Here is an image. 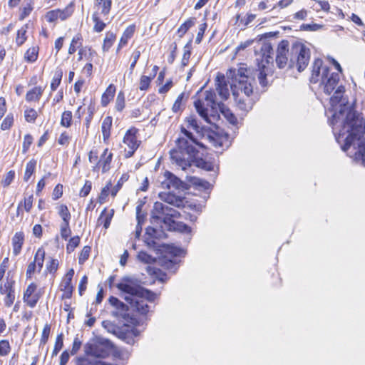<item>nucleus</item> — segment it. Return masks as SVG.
<instances>
[{
    "instance_id": "f257e3e1",
    "label": "nucleus",
    "mask_w": 365,
    "mask_h": 365,
    "mask_svg": "<svg viewBox=\"0 0 365 365\" xmlns=\"http://www.w3.org/2000/svg\"><path fill=\"white\" fill-rule=\"evenodd\" d=\"M344 91V87L339 86L331 97L330 105L333 114L329 121L336 140L341 145V150L346 152L365 133V119L350 108L348 99L343 96Z\"/></svg>"
},
{
    "instance_id": "f03ea898",
    "label": "nucleus",
    "mask_w": 365,
    "mask_h": 365,
    "mask_svg": "<svg viewBox=\"0 0 365 365\" xmlns=\"http://www.w3.org/2000/svg\"><path fill=\"white\" fill-rule=\"evenodd\" d=\"M181 132L185 137L178 138L176 140L177 148L170 151L172 160L183 170L192 164L207 171L213 170V163L198 157V150L195 146L205 148V145L185 128L182 127Z\"/></svg>"
},
{
    "instance_id": "7ed1b4c3",
    "label": "nucleus",
    "mask_w": 365,
    "mask_h": 365,
    "mask_svg": "<svg viewBox=\"0 0 365 365\" xmlns=\"http://www.w3.org/2000/svg\"><path fill=\"white\" fill-rule=\"evenodd\" d=\"M215 86L218 97L213 90L205 91L203 96L194 102L195 109L200 116L207 123L213 124L212 120L219 117V110L223 101L230 96V91L226 77L218 73L215 78Z\"/></svg>"
},
{
    "instance_id": "20e7f679",
    "label": "nucleus",
    "mask_w": 365,
    "mask_h": 365,
    "mask_svg": "<svg viewBox=\"0 0 365 365\" xmlns=\"http://www.w3.org/2000/svg\"><path fill=\"white\" fill-rule=\"evenodd\" d=\"M116 287L120 291L128 294L124 297V299L134 311L142 315L149 312L147 302H154L157 297L156 294L143 288L137 280L130 277L124 278Z\"/></svg>"
},
{
    "instance_id": "39448f33",
    "label": "nucleus",
    "mask_w": 365,
    "mask_h": 365,
    "mask_svg": "<svg viewBox=\"0 0 365 365\" xmlns=\"http://www.w3.org/2000/svg\"><path fill=\"white\" fill-rule=\"evenodd\" d=\"M289 42L282 41L277 47L276 63L279 68L286 66L289 68L296 67L298 71H303L310 60V50L301 43H294L289 49Z\"/></svg>"
},
{
    "instance_id": "423d86ee",
    "label": "nucleus",
    "mask_w": 365,
    "mask_h": 365,
    "mask_svg": "<svg viewBox=\"0 0 365 365\" xmlns=\"http://www.w3.org/2000/svg\"><path fill=\"white\" fill-rule=\"evenodd\" d=\"M246 67L240 66L238 68H230L226 76L232 80L230 85L232 96L239 108L244 111L252 109L253 103L250 98L253 92V87L250 82Z\"/></svg>"
},
{
    "instance_id": "0eeeda50",
    "label": "nucleus",
    "mask_w": 365,
    "mask_h": 365,
    "mask_svg": "<svg viewBox=\"0 0 365 365\" xmlns=\"http://www.w3.org/2000/svg\"><path fill=\"white\" fill-rule=\"evenodd\" d=\"M339 81L338 72H331L327 66L323 65V61L320 58L314 60L312 64L310 82L312 83H319V86L323 91L330 95L336 88Z\"/></svg>"
},
{
    "instance_id": "6e6552de",
    "label": "nucleus",
    "mask_w": 365,
    "mask_h": 365,
    "mask_svg": "<svg viewBox=\"0 0 365 365\" xmlns=\"http://www.w3.org/2000/svg\"><path fill=\"white\" fill-rule=\"evenodd\" d=\"M112 344L107 339L88 344L85 346L86 356L78 357L76 365H106L101 359L108 356L112 350Z\"/></svg>"
},
{
    "instance_id": "1a4fd4ad",
    "label": "nucleus",
    "mask_w": 365,
    "mask_h": 365,
    "mask_svg": "<svg viewBox=\"0 0 365 365\" xmlns=\"http://www.w3.org/2000/svg\"><path fill=\"white\" fill-rule=\"evenodd\" d=\"M180 215L178 211L162 202H156L154 203L152 218L156 222H163L168 230H171L174 227V225H175L174 219L178 218Z\"/></svg>"
},
{
    "instance_id": "9d476101",
    "label": "nucleus",
    "mask_w": 365,
    "mask_h": 365,
    "mask_svg": "<svg viewBox=\"0 0 365 365\" xmlns=\"http://www.w3.org/2000/svg\"><path fill=\"white\" fill-rule=\"evenodd\" d=\"M228 135H220L215 132L207 130L205 133L203 139L210 143L215 148L216 152L222 153L225 149L229 147Z\"/></svg>"
},
{
    "instance_id": "9b49d317",
    "label": "nucleus",
    "mask_w": 365,
    "mask_h": 365,
    "mask_svg": "<svg viewBox=\"0 0 365 365\" xmlns=\"http://www.w3.org/2000/svg\"><path fill=\"white\" fill-rule=\"evenodd\" d=\"M137 130L135 128L129 129L123 138V143L128 147L125 149V157H131L139 146V143L136 137Z\"/></svg>"
},
{
    "instance_id": "f8f14e48",
    "label": "nucleus",
    "mask_w": 365,
    "mask_h": 365,
    "mask_svg": "<svg viewBox=\"0 0 365 365\" xmlns=\"http://www.w3.org/2000/svg\"><path fill=\"white\" fill-rule=\"evenodd\" d=\"M36 284L31 283L24 293V302L31 308L36 307L41 297L40 294L36 292Z\"/></svg>"
},
{
    "instance_id": "ddd939ff",
    "label": "nucleus",
    "mask_w": 365,
    "mask_h": 365,
    "mask_svg": "<svg viewBox=\"0 0 365 365\" xmlns=\"http://www.w3.org/2000/svg\"><path fill=\"white\" fill-rule=\"evenodd\" d=\"M165 180L161 183L163 188L183 190L185 187V184L170 172H165Z\"/></svg>"
},
{
    "instance_id": "4468645a",
    "label": "nucleus",
    "mask_w": 365,
    "mask_h": 365,
    "mask_svg": "<svg viewBox=\"0 0 365 365\" xmlns=\"http://www.w3.org/2000/svg\"><path fill=\"white\" fill-rule=\"evenodd\" d=\"M159 197L162 201L177 207H184V197L176 196L171 192H160Z\"/></svg>"
},
{
    "instance_id": "2eb2a0df",
    "label": "nucleus",
    "mask_w": 365,
    "mask_h": 365,
    "mask_svg": "<svg viewBox=\"0 0 365 365\" xmlns=\"http://www.w3.org/2000/svg\"><path fill=\"white\" fill-rule=\"evenodd\" d=\"M108 150L107 148L104 150L103 154L101 155L100 160L98 161L96 165L93 167V171H96L100 167H102L103 173H106L110 170L113 154L111 153H108Z\"/></svg>"
},
{
    "instance_id": "dca6fc26",
    "label": "nucleus",
    "mask_w": 365,
    "mask_h": 365,
    "mask_svg": "<svg viewBox=\"0 0 365 365\" xmlns=\"http://www.w3.org/2000/svg\"><path fill=\"white\" fill-rule=\"evenodd\" d=\"M71 15V12L68 9H65L63 10H52L47 12L46 14V19L48 22H54L58 19L64 21Z\"/></svg>"
},
{
    "instance_id": "f3484780",
    "label": "nucleus",
    "mask_w": 365,
    "mask_h": 365,
    "mask_svg": "<svg viewBox=\"0 0 365 365\" xmlns=\"http://www.w3.org/2000/svg\"><path fill=\"white\" fill-rule=\"evenodd\" d=\"M185 121L188 128L193 129L201 138L205 137V133L207 132V130L205 126L199 124L195 117L190 115L186 118Z\"/></svg>"
},
{
    "instance_id": "a211bd4d",
    "label": "nucleus",
    "mask_w": 365,
    "mask_h": 365,
    "mask_svg": "<svg viewBox=\"0 0 365 365\" xmlns=\"http://www.w3.org/2000/svg\"><path fill=\"white\" fill-rule=\"evenodd\" d=\"M24 242V235L22 232H16L12 238L13 253L17 256L21 250Z\"/></svg>"
},
{
    "instance_id": "6ab92c4d",
    "label": "nucleus",
    "mask_w": 365,
    "mask_h": 365,
    "mask_svg": "<svg viewBox=\"0 0 365 365\" xmlns=\"http://www.w3.org/2000/svg\"><path fill=\"white\" fill-rule=\"evenodd\" d=\"M115 93V86L113 84L109 85L106 91L103 93L101 97V104L103 106H106L108 104L110 100L113 98Z\"/></svg>"
},
{
    "instance_id": "aec40b11",
    "label": "nucleus",
    "mask_w": 365,
    "mask_h": 365,
    "mask_svg": "<svg viewBox=\"0 0 365 365\" xmlns=\"http://www.w3.org/2000/svg\"><path fill=\"white\" fill-rule=\"evenodd\" d=\"M112 125V118L107 116L104 118L102 123L101 129L103 133V138L104 140L109 138L110 135V128Z\"/></svg>"
},
{
    "instance_id": "412c9836",
    "label": "nucleus",
    "mask_w": 365,
    "mask_h": 365,
    "mask_svg": "<svg viewBox=\"0 0 365 365\" xmlns=\"http://www.w3.org/2000/svg\"><path fill=\"white\" fill-rule=\"evenodd\" d=\"M225 118L227 120V121L232 125H236L237 123V119L235 115L231 112V110L226 107V106L222 103L221 104V107L219 110Z\"/></svg>"
},
{
    "instance_id": "4be33fe9",
    "label": "nucleus",
    "mask_w": 365,
    "mask_h": 365,
    "mask_svg": "<svg viewBox=\"0 0 365 365\" xmlns=\"http://www.w3.org/2000/svg\"><path fill=\"white\" fill-rule=\"evenodd\" d=\"M108 301L111 306L116 308L118 311L120 312L121 315L125 314L126 311L128 310V306L125 304L120 301L118 298L113 296L110 297Z\"/></svg>"
},
{
    "instance_id": "5701e85b",
    "label": "nucleus",
    "mask_w": 365,
    "mask_h": 365,
    "mask_svg": "<svg viewBox=\"0 0 365 365\" xmlns=\"http://www.w3.org/2000/svg\"><path fill=\"white\" fill-rule=\"evenodd\" d=\"M43 93L41 87H34L27 92L26 95V100L27 101H38Z\"/></svg>"
},
{
    "instance_id": "b1692460",
    "label": "nucleus",
    "mask_w": 365,
    "mask_h": 365,
    "mask_svg": "<svg viewBox=\"0 0 365 365\" xmlns=\"http://www.w3.org/2000/svg\"><path fill=\"white\" fill-rule=\"evenodd\" d=\"M92 19L94 22L93 31L97 33L103 31L106 28V24L100 19L98 13L97 11L93 14Z\"/></svg>"
},
{
    "instance_id": "393cba45",
    "label": "nucleus",
    "mask_w": 365,
    "mask_h": 365,
    "mask_svg": "<svg viewBox=\"0 0 365 365\" xmlns=\"http://www.w3.org/2000/svg\"><path fill=\"white\" fill-rule=\"evenodd\" d=\"M135 30V25H130L125 29L120 39L121 45H126L128 43V40L133 36Z\"/></svg>"
},
{
    "instance_id": "a878e982",
    "label": "nucleus",
    "mask_w": 365,
    "mask_h": 365,
    "mask_svg": "<svg viewBox=\"0 0 365 365\" xmlns=\"http://www.w3.org/2000/svg\"><path fill=\"white\" fill-rule=\"evenodd\" d=\"M74 275V270L73 269H71L68 271V272L66 274L65 277L61 283V289H73L72 285V279Z\"/></svg>"
},
{
    "instance_id": "bb28decb",
    "label": "nucleus",
    "mask_w": 365,
    "mask_h": 365,
    "mask_svg": "<svg viewBox=\"0 0 365 365\" xmlns=\"http://www.w3.org/2000/svg\"><path fill=\"white\" fill-rule=\"evenodd\" d=\"M36 165V160L34 159H31L29 160L26 166L25 173L24 176V180L26 182H28L30 179L31 176L34 173Z\"/></svg>"
},
{
    "instance_id": "cd10ccee",
    "label": "nucleus",
    "mask_w": 365,
    "mask_h": 365,
    "mask_svg": "<svg viewBox=\"0 0 365 365\" xmlns=\"http://www.w3.org/2000/svg\"><path fill=\"white\" fill-rule=\"evenodd\" d=\"M63 76V71L61 68H58L56 70L54 73V76L53 77L51 83V88L52 91H54L57 89L58 86L61 83V78Z\"/></svg>"
},
{
    "instance_id": "c85d7f7f",
    "label": "nucleus",
    "mask_w": 365,
    "mask_h": 365,
    "mask_svg": "<svg viewBox=\"0 0 365 365\" xmlns=\"http://www.w3.org/2000/svg\"><path fill=\"white\" fill-rule=\"evenodd\" d=\"M115 40V35L113 32H107L103 41V51H108Z\"/></svg>"
},
{
    "instance_id": "c756f323",
    "label": "nucleus",
    "mask_w": 365,
    "mask_h": 365,
    "mask_svg": "<svg viewBox=\"0 0 365 365\" xmlns=\"http://www.w3.org/2000/svg\"><path fill=\"white\" fill-rule=\"evenodd\" d=\"M191 42L192 40L187 42L184 46V53L181 61V66L182 67H185L188 64L189 59L191 56Z\"/></svg>"
},
{
    "instance_id": "7c9ffc66",
    "label": "nucleus",
    "mask_w": 365,
    "mask_h": 365,
    "mask_svg": "<svg viewBox=\"0 0 365 365\" xmlns=\"http://www.w3.org/2000/svg\"><path fill=\"white\" fill-rule=\"evenodd\" d=\"M112 5L111 0H107L104 2H100L98 4H96L95 6L98 8V10H101V14L106 16L109 14Z\"/></svg>"
},
{
    "instance_id": "2f4dec72",
    "label": "nucleus",
    "mask_w": 365,
    "mask_h": 365,
    "mask_svg": "<svg viewBox=\"0 0 365 365\" xmlns=\"http://www.w3.org/2000/svg\"><path fill=\"white\" fill-rule=\"evenodd\" d=\"M195 24V19H189L184 22L178 29V34L180 37H182L186 32Z\"/></svg>"
},
{
    "instance_id": "473e14b6",
    "label": "nucleus",
    "mask_w": 365,
    "mask_h": 365,
    "mask_svg": "<svg viewBox=\"0 0 365 365\" xmlns=\"http://www.w3.org/2000/svg\"><path fill=\"white\" fill-rule=\"evenodd\" d=\"M45 252L43 249H38L35 255L34 262H36V267H38V272H40L43 267L44 262Z\"/></svg>"
},
{
    "instance_id": "72a5a7b5",
    "label": "nucleus",
    "mask_w": 365,
    "mask_h": 365,
    "mask_svg": "<svg viewBox=\"0 0 365 365\" xmlns=\"http://www.w3.org/2000/svg\"><path fill=\"white\" fill-rule=\"evenodd\" d=\"M63 346V334L60 333L57 335L56 339L53 350L52 351V356H56Z\"/></svg>"
},
{
    "instance_id": "f704fd0d",
    "label": "nucleus",
    "mask_w": 365,
    "mask_h": 365,
    "mask_svg": "<svg viewBox=\"0 0 365 365\" xmlns=\"http://www.w3.org/2000/svg\"><path fill=\"white\" fill-rule=\"evenodd\" d=\"M261 51L262 52L263 57L265 58V60L267 63H269V59H272L271 54L273 53L272 46L269 43H264L262 46Z\"/></svg>"
},
{
    "instance_id": "c9c22d12",
    "label": "nucleus",
    "mask_w": 365,
    "mask_h": 365,
    "mask_svg": "<svg viewBox=\"0 0 365 365\" xmlns=\"http://www.w3.org/2000/svg\"><path fill=\"white\" fill-rule=\"evenodd\" d=\"M72 113L71 111L66 110L62 113L61 119V125L63 127L68 128L71 124Z\"/></svg>"
},
{
    "instance_id": "e433bc0d",
    "label": "nucleus",
    "mask_w": 365,
    "mask_h": 365,
    "mask_svg": "<svg viewBox=\"0 0 365 365\" xmlns=\"http://www.w3.org/2000/svg\"><path fill=\"white\" fill-rule=\"evenodd\" d=\"M38 57V50L35 48H30L25 53V59L28 62H34Z\"/></svg>"
},
{
    "instance_id": "4c0bfd02",
    "label": "nucleus",
    "mask_w": 365,
    "mask_h": 365,
    "mask_svg": "<svg viewBox=\"0 0 365 365\" xmlns=\"http://www.w3.org/2000/svg\"><path fill=\"white\" fill-rule=\"evenodd\" d=\"M58 214L62 218L63 222H69L71 219V214L66 205H61L59 207Z\"/></svg>"
},
{
    "instance_id": "58836bf2",
    "label": "nucleus",
    "mask_w": 365,
    "mask_h": 365,
    "mask_svg": "<svg viewBox=\"0 0 365 365\" xmlns=\"http://www.w3.org/2000/svg\"><path fill=\"white\" fill-rule=\"evenodd\" d=\"M185 97V93H181L177 98V99L175 100L173 106V108H172V110L174 112V113H178L180 110H182V100Z\"/></svg>"
},
{
    "instance_id": "ea45409f",
    "label": "nucleus",
    "mask_w": 365,
    "mask_h": 365,
    "mask_svg": "<svg viewBox=\"0 0 365 365\" xmlns=\"http://www.w3.org/2000/svg\"><path fill=\"white\" fill-rule=\"evenodd\" d=\"M91 250V248L90 246L83 247L78 257L79 264H83L88 259Z\"/></svg>"
},
{
    "instance_id": "a19ab883",
    "label": "nucleus",
    "mask_w": 365,
    "mask_h": 365,
    "mask_svg": "<svg viewBox=\"0 0 365 365\" xmlns=\"http://www.w3.org/2000/svg\"><path fill=\"white\" fill-rule=\"evenodd\" d=\"M80 243V237L78 236L73 237L70 239L66 250L68 253L72 252Z\"/></svg>"
},
{
    "instance_id": "79ce46f5",
    "label": "nucleus",
    "mask_w": 365,
    "mask_h": 365,
    "mask_svg": "<svg viewBox=\"0 0 365 365\" xmlns=\"http://www.w3.org/2000/svg\"><path fill=\"white\" fill-rule=\"evenodd\" d=\"M138 259L146 264H151L155 261V259L153 256L148 255L145 252H140L138 255Z\"/></svg>"
},
{
    "instance_id": "37998d69",
    "label": "nucleus",
    "mask_w": 365,
    "mask_h": 365,
    "mask_svg": "<svg viewBox=\"0 0 365 365\" xmlns=\"http://www.w3.org/2000/svg\"><path fill=\"white\" fill-rule=\"evenodd\" d=\"M26 28H27V25H26L25 27H22L17 32L16 42L19 46L22 45L26 39Z\"/></svg>"
},
{
    "instance_id": "c03bdc74",
    "label": "nucleus",
    "mask_w": 365,
    "mask_h": 365,
    "mask_svg": "<svg viewBox=\"0 0 365 365\" xmlns=\"http://www.w3.org/2000/svg\"><path fill=\"white\" fill-rule=\"evenodd\" d=\"M11 351V346L9 341L1 340L0 341V356H4L9 354Z\"/></svg>"
},
{
    "instance_id": "a18cd8bd",
    "label": "nucleus",
    "mask_w": 365,
    "mask_h": 365,
    "mask_svg": "<svg viewBox=\"0 0 365 365\" xmlns=\"http://www.w3.org/2000/svg\"><path fill=\"white\" fill-rule=\"evenodd\" d=\"M125 107V97L123 92H119L115 101V108L118 111H122Z\"/></svg>"
},
{
    "instance_id": "49530a36",
    "label": "nucleus",
    "mask_w": 365,
    "mask_h": 365,
    "mask_svg": "<svg viewBox=\"0 0 365 365\" xmlns=\"http://www.w3.org/2000/svg\"><path fill=\"white\" fill-rule=\"evenodd\" d=\"M51 331V326L48 324H46L43 329L41 338L40 340L41 344H46L48 341L49 334Z\"/></svg>"
},
{
    "instance_id": "de8ad7c7",
    "label": "nucleus",
    "mask_w": 365,
    "mask_h": 365,
    "mask_svg": "<svg viewBox=\"0 0 365 365\" xmlns=\"http://www.w3.org/2000/svg\"><path fill=\"white\" fill-rule=\"evenodd\" d=\"M25 119L29 123H34L37 118V112L33 109H29L25 111Z\"/></svg>"
},
{
    "instance_id": "09e8293b",
    "label": "nucleus",
    "mask_w": 365,
    "mask_h": 365,
    "mask_svg": "<svg viewBox=\"0 0 365 365\" xmlns=\"http://www.w3.org/2000/svg\"><path fill=\"white\" fill-rule=\"evenodd\" d=\"M150 81L151 78L146 76H142L140 80V90L146 91L150 86Z\"/></svg>"
},
{
    "instance_id": "8fccbe9b",
    "label": "nucleus",
    "mask_w": 365,
    "mask_h": 365,
    "mask_svg": "<svg viewBox=\"0 0 365 365\" xmlns=\"http://www.w3.org/2000/svg\"><path fill=\"white\" fill-rule=\"evenodd\" d=\"M71 230L69 228V222H63L61 225V235L62 238L66 240L71 235Z\"/></svg>"
},
{
    "instance_id": "3c124183",
    "label": "nucleus",
    "mask_w": 365,
    "mask_h": 365,
    "mask_svg": "<svg viewBox=\"0 0 365 365\" xmlns=\"http://www.w3.org/2000/svg\"><path fill=\"white\" fill-rule=\"evenodd\" d=\"M172 228L177 229L178 231L187 234H190L192 231L191 227L183 222H175V225H174V227H173Z\"/></svg>"
},
{
    "instance_id": "603ef678",
    "label": "nucleus",
    "mask_w": 365,
    "mask_h": 365,
    "mask_svg": "<svg viewBox=\"0 0 365 365\" xmlns=\"http://www.w3.org/2000/svg\"><path fill=\"white\" fill-rule=\"evenodd\" d=\"M13 122H14L13 115L11 114L7 115V116L4 118V120H3V122L1 125V129L4 130L9 129L11 128V126L12 125Z\"/></svg>"
},
{
    "instance_id": "864d4df0",
    "label": "nucleus",
    "mask_w": 365,
    "mask_h": 365,
    "mask_svg": "<svg viewBox=\"0 0 365 365\" xmlns=\"http://www.w3.org/2000/svg\"><path fill=\"white\" fill-rule=\"evenodd\" d=\"M33 142V138L31 135L26 134L24 136V142H23V147H22V152L24 153H26L29 149L30 145L32 144Z\"/></svg>"
},
{
    "instance_id": "5fc2aeb1",
    "label": "nucleus",
    "mask_w": 365,
    "mask_h": 365,
    "mask_svg": "<svg viewBox=\"0 0 365 365\" xmlns=\"http://www.w3.org/2000/svg\"><path fill=\"white\" fill-rule=\"evenodd\" d=\"M14 284V281L9 282L7 281L0 287V292L2 294H7L10 291L14 290L13 288V284Z\"/></svg>"
},
{
    "instance_id": "6e6d98bb",
    "label": "nucleus",
    "mask_w": 365,
    "mask_h": 365,
    "mask_svg": "<svg viewBox=\"0 0 365 365\" xmlns=\"http://www.w3.org/2000/svg\"><path fill=\"white\" fill-rule=\"evenodd\" d=\"M111 186V182H109L101 190V192L100 194V196H99V200H100V202H105L106 197H108V192L110 190V187Z\"/></svg>"
},
{
    "instance_id": "4d7b16f0",
    "label": "nucleus",
    "mask_w": 365,
    "mask_h": 365,
    "mask_svg": "<svg viewBox=\"0 0 365 365\" xmlns=\"http://www.w3.org/2000/svg\"><path fill=\"white\" fill-rule=\"evenodd\" d=\"M91 187H92L91 182L89 180H86L84 186L82 187V189L80 191V195L81 197L87 196L89 194V192H91Z\"/></svg>"
},
{
    "instance_id": "13d9d810",
    "label": "nucleus",
    "mask_w": 365,
    "mask_h": 365,
    "mask_svg": "<svg viewBox=\"0 0 365 365\" xmlns=\"http://www.w3.org/2000/svg\"><path fill=\"white\" fill-rule=\"evenodd\" d=\"M15 299V293L14 290L10 291L9 293H8L4 299V304L5 306L7 307H10L12 304L14 303Z\"/></svg>"
},
{
    "instance_id": "bf43d9fd",
    "label": "nucleus",
    "mask_w": 365,
    "mask_h": 365,
    "mask_svg": "<svg viewBox=\"0 0 365 365\" xmlns=\"http://www.w3.org/2000/svg\"><path fill=\"white\" fill-rule=\"evenodd\" d=\"M70 139V135L65 131L61 134L58 140V143L61 145H67L69 143Z\"/></svg>"
},
{
    "instance_id": "052dcab7",
    "label": "nucleus",
    "mask_w": 365,
    "mask_h": 365,
    "mask_svg": "<svg viewBox=\"0 0 365 365\" xmlns=\"http://www.w3.org/2000/svg\"><path fill=\"white\" fill-rule=\"evenodd\" d=\"M15 173L13 170H10L6 175L4 179L2 180V184L4 187L9 186L14 178Z\"/></svg>"
},
{
    "instance_id": "680f3d73",
    "label": "nucleus",
    "mask_w": 365,
    "mask_h": 365,
    "mask_svg": "<svg viewBox=\"0 0 365 365\" xmlns=\"http://www.w3.org/2000/svg\"><path fill=\"white\" fill-rule=\"evenodd\" d=\"M206 28H207V24L206 23H203L202 24L200 25V27H199V31H198V33L197 34V37H196V39H195V42L197 43H200L202 39V37H203V35L205 34V31L206 30Z\"/></svg>"
},
{
    "instance_id": "e2e57ef3",
    "label": "nucleus",
    "mask_w": 365,
    "mask_h": 365,
    "mask_svg": "<svg viewBox=\"0 0 365 365\" xmlns=\"http://www.w3.org/2000/svg\"><path fill=\"white\" fill-rule=\"evenodd\" d=\"M81 344H82L81 341L78 339V337H76L73 342L71 354L75 355L81 349Z\"/></svg>"
},
{
    "instance_id": "0e129e2a",
    "label": "nucleus",
    "mask_w": 365,
    "mask_h": 365,
    "mask_svg": "<svg viewBox=\"0 0 365 365\" xmlns=\"http://www.w3.org/2000/svg\"><path fill=\"white\" fill-rule=\"evenodd\" d=\"M169 252L175 257H182L185 255V251L183 249L177 247H170Z\"/></svg>"
},
{
    "instance_id": "69168bd1",
    "label": "nucleus",
    "mask_w": 365,
    "mask_h": 365,
    "mask_svg": "<svg viewBox=\"0 0 365 365\" xmlns=\"http://www.w3.org/2000/svg\"><path fill=\"white\" fill-rule=\"evenodd\" d=\"M58 262L57 259H52L49 263L47 264L46 269L50 273H54L58 269Z\"/></svg>"
},
{
    "instance_id": "338daca9",
    "label": "nucleus",
    "mask_w": 365,
    "mask_h": 365,
    "mask_svg": "<svg viewBox=\"0 0 365 365\" xmlns=\"http://www.w3.org/2000/svg\"><path fill=\"white\" fill-rule=\"evenodd\" d=\"M257 77H258L259 84L262 87H266L267 86L268 83L267 81V75L264 72V71H259L257 74Z\"/></svg>"
},
{
    "instance_id": "774afa93",
    "label": "nucleus",
    "mask_w": 365,
    "mask_h": 365,
    "mask_svg": "<svg viewBox=\"0 0 365 365\" xmlns=\"http://www.w3.org/2000/svg\"><path fill=\"white\" fill-rule=\"evenodd\" d=\"M356 154H358L359 157L361 158L362 163L365 166V145L359 144V148Z\"/></svg>"
}]
</instances>
